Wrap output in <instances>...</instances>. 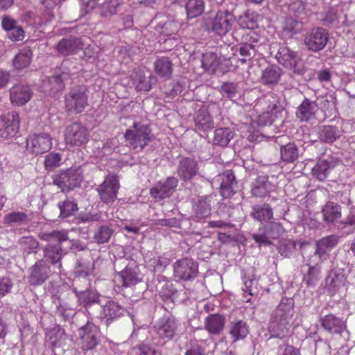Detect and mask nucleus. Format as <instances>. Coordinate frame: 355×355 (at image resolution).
I'll use <instances>...</instances> for the list:
<instances>
[{"label": "nucleus", "mask_w": 355, "mask_h": 355, "mask_svg": "<svg viewBox=\"0 0 355 355\" xmlns=\"http://www.w3.org/2000/svg\"><path fill=\"white\" fill-rule=\"evenodd\" d=\"M225 317L220 314H209L205 320V329L211 335H220L225 328Z\"/></svg>", "instance_id": "obj_30"}, {"label": "nucleus", "mask_w": 355, "mask_h": 355, "mask_svg": "<svg viewBox=\"0 0 355 355\" xmlns=\"http://www.w3.org/2000/svg\"><path fill=\"white\" fill-rule=\"evenodd\" d=\"M284 231L281 223L271 221L260 227L258 232L252 234L251 236L259 246H268L272 245L271 239L279 238Z\"/></svg>", "instance_id": "obj_7"}, {"label": "nucleus", "mask_w": 355, "mask_h": 355, "mask_svg": "<svg viewBox=\"0 0 355 355\" xmlns=\"http://www.w3.org/2000/svg\"><path fill=\"white\" fill-rule=\"evenodd\" d=\"M272 190V184L266 176L257 177L251 184V194L256 198H263Z\"/></svg>", "instance_id": "obj_34"}, {"label": "nucleus", "mask_w": 355, "mask_h": 355, "mask_svg": "<svg viewBox=\"0 0 355 355\" xmlns=\"http://www.w3.org/2000/svg\"><path fill=\"white\" fill-rule=\"evenodd\" d=\"M174 277L182 281H191L198 274V263L191 257L177 260L173 266Z\"/></svg>", "instance_id": "obj_9"}, {"label": "nucleus", "mask_w": 355, "mask_h": 355, "mask_svg": "<svg viewBox=\"0 0 355 355\" xmlns=\"http://www.w3.org/2000/svg\"><path fill=\"white\" fill-rule=\"evenodd\" d=\"M339 241V236L335 234L323 237L316 242L315 254L322 258L327 251L336 246Z\"/></svg>", "instance_id": "obj_39"}, {"label": "nucleus", "mask_w": 355, "mask_h": 355, "mask_svg": "<svg viewBox=\"0 0 355 355\" xmlns=\"http://www.w3.org/2000/svg\"><path fill=\"white\" fill-rule=\"evenodd\" d=\"M315 102L305 98L297 107V117L302 121H307L313 118L317 111Z\"/></svg>", "instance_id": "obj_38"}, {"label": "nucleus", "mask_w": 355, "mask_h": 355, "mask_svg": "<svg viewBox=\"0 0 355 355\" xmlns=\"http://www.w3.org/2000/svg\"><path fill=\"white\" fill-rule=\"evenodd\" d=\"M303 30L302 20L293 19L292 17L286 19L284 31L291 36L300 33Z\"/></svg>", "instance_id": "obj_60"}, {"label": "nucleus", "mask_w": 355, "mask_h": 355, "mask_svg": "<svg viewBox=\"0 0 355 355\" xmlns=\"http://www.w3.org/2000/svg\"><path fill=\"white\" fill-rule=\"evenodd\" d=\"M212 197L205 196L199 198L193 205V215L194 220L200 222L211 214Z\"/></svg>", "instance_id": "obj_28"}, {"label": "nucleus", "mask_w": 355, "mask_h": 355, "mask_svg": "<svg viewBox=\"0 0 355 355\" xmlns=\"http://www.w3.org/2000/svg\"><path fill=\"white\" fill-rule=\"evenodd\" d=\"M180 29V24L174 21L168 20L163 24H158L156 30L166 36L175 35Z\"/></svg>", "instance_id": "obj_58"}, {"label": "nucleus", "mask_w": 355, "mask_h": 355, "mask_svg": "<svg viewBox=\"0 0 355 355\" xmlns=\"http://www.w3.org/2000/svg\"><path fill=\"white\" fill-rule=\"evenodd\" d=\"M20 245L27 254L37 253L39 248V242L33 236H24L20 239Z\"/></svg>", "instance_id": "obj_63"}, {"label": "nucleus", "mask_w": 355, "mask_h": 355, "mask_svg": "<svg viewBox=\"0 0 355 355\" xmlns=\"http://www.w3.org/2000/svg\"><path fill=\"white\" fill-rule=\"evenodd\" d=\"M234 22L233 13L227 10H220L213 17L203 19V27L208 32L216 35H226L232 28Z\"/></svg>", "instance_id": "obj_3"}, {"label": "nucleus", "mask_w": 355, "mask_h": 355, "mask_svg": "<svg viewBox=\"0 0 355 355\" xmlns=\"http://www.w3.org/2000/svg\"><path fill=\"white\" fill-rule=\"evenodd\" d=\"M94 263L83 259L77 261L74 269L75 275L87 277L92 272Z\"/></svg>", "instance_id": "obj_61"}, {"label": "nucleus", "mask_w": 355, "mask_h": 355, "mask_svg": "<svg viewBox=\"0 0 355 355\" xmlns=\"http://www.w3.org/2000/svg\"><path fill=\"white\" fill-rule=\"evenodd\" d=\"M19 116L16 112L0 116V137L7 139L15 137L19 129Z\"/></svg>", "instance_id": "obj_16"}, {"label": "nucleus", "mask_w": 355, "mask_h": 355, "mask_svg": "<svg viewBox=\"0 0 355 355\" xmlns=\"http://www.w3.org/2000/svg\"><path fill=\"white\" fill-rule=\"evenodd\" d=\"M60 209V218H66L73 216L78 210V204L72 199L67 198L58 204Z\"/></svg>", "instance_id": "obj_46"}, {"label": "nucleus", "mask_w": 355, "mask_h": 355, "mask_svg": "<svg viewBox=\"0 0 355 355\" xmlns=\"http://www.w3.org/2000/svg\"><path fill=\"white\" fill-rule=\"evenodd\" d=\"M296 248V243L293 240L284 239L279 242L277 250L284 257L288 258L293 255Z\"/></svg>", "instance_id": "obj_59"}, {"label": "nucleus", "mask_w": 355, "mask_h": 355, "mask_svg": "<svg viewBox=\"0 0 355 355\" xmlns=\"http://www.w3.org/2000/svg\"><path fill=\"white\" fill-rule=\"evenodd\" d=\"M234 137V132L230 128H218L214 130L213 144L226 147Z\"/></svg>", "instance_id": "obj_40"}, {"label": "nucleus", "mask_w": 355, "mask_h": 355, "mask_svg": "<svg viewBox=\"0 0 355 355\" xmlns=\"http://www.w3.org/2000/svg\"><path fill=\"white\" fill-rule=\"evenodd\" d=\"M155 327L161 338L171 339L178 331V324L175 317L171 315L159 319Z\"/></svg>", "instance_id": "obj_27"}, {"label": "nucleus", "mask_w": 355, "mask_h": 355, "mask_svg": "<svg viewBox=\"0 0 355 355\" xmlns=\"http://www.w3.org/2000/svg\"><path fill=\"white\" fill-rule=\"evenodd\" d=\"M58 304H56V314L61 317L64 321H69L75 315V311L69 307V306L62 302L59 297H58Z\"/></svg>", "instance_id": "obj_62"}, {"label": "nucleus", "mask_w": 355, "mask_h": 355, "mask_svg": "<svg viewBox=\"0 0 355 355\" xmlns=\"http://www.w3.org/2000/svg\"><path fill=\"white\" fill-rule=\"evenodd\" d=\"M83 180V171L80 167L60 170L53 177V183L62 192H69L79 187Z\"/></svg>", "instance_id": "obj_5"}, {"label": "nucleus", "mask_w": 355, "mask_h": 355, "mask_svg": "<svg viewBox=\"0 0 355 355\" xmlns=\"http://www.w3.org/2000/svg\"><path fill=\"white\" fill-rule=\"evenodd\" d=\"M220 58L215 53H206L202 58V66L205 71L214 73L220 65Z\"/></svg>", "instance_id": "obj_49"}, {"label": "nucleus", "mask_w": 355, "mask_h": 355, "mask_svg": "<svg viewBox=\"0 0 355 355\" xmlns=\"http://www.w3.org/2000/svg\"><path fill=\"white\" fill-rule=\"evenodd\" d=\"M288 10L291 15L300 20H303L306 17V6L302 0H296L292 2L288 6Z\"/></svg>", "instance_id": "obj_57"}, {"label": "nucleus", "mask_w": 355, "mask_h": 355, "mask_svg": "<svg viewBox=\"0 0 355 355\" xmlns=\"http://www.w3.org/2000/svg\"><path fill=\"white\" fill-rule=\"evenodd\" d=\"M130 78L136 89L144 92L149 91L151 89L152 81L156 79L153 76H146L141 69H134Z\"/></svg>", "instance_id": "obj_33"}, {"label": "nucleus", "mask_w": 355, "mask_h": 355, "mask_svg": "<svg viewBox=\"0 0 355 355\" xmlns=\"http://www.w3.org/2000/svg\"><path fill=\"white\" fill-rule=\"evenodd\" d=\"M154 68L156 73L163 78H169L173 73V64L169 58L157 59L155 62Z\"/></svg>", "instance_id": "obj_44"}, {"label": "nucleus", "mask_w": 355, "mask_h": 355, "mask_svg": "<svg viewBox=\"0 0 355 355\" xmlns=\"http://www.w3.org/2000/svg\"><path fill=\"white\" fill-rule=\"evenodd\" d=\"M53 272L44 259L37 261L28 270L27 281L33 286L42 285Z\"/></svg>", "instance_id": "obj_10"}, {"label": "nucleus", "mask_w": 355, "mask_h": 355, "mask_svg": "<svg viewBox=\"0 0 355 355\" xmlns=\"http://www.w3.org/2000/svg\"><path fill=\"white\" fill-rule=\"evenodd\" d=\"M243 298L247 302L251 301V297L257 295L259 292L258 281L255 279H248L245 281L243 288Z\"/></svg>", "instance_id": "obj_54"}, {"label": "nucleus", "mask_w": 355, "mask_h": 355, "mask_svg": "<svg viewBox=\"0 0 355 355\" xmlns=\"http://www.w3.org/2000/svg\"><path fill=\"white\" fill-rule=\"evenodd\" d=\"M33 92L27 85L17 84L10 89V100L12 105L21 106L32 98Z\"/></svg>", "instance_id": "obj_25"}, {"label": "nucleus", "mask_w": 355, "mask_h": 355, "mask_svg": "<svg viewBox=\"0 0 355 355\" xmlns=\"http://www.w3.org/2000/svg\"><path fill=\"white\" fill-rule=\"evenodd\" d=\"M318 135L322 141L331 144L340 138L341 131L334 125H324L320 128Z\"/></svg>", "instance_id": "obj_42"}, {"label": "nucleus", "mask_w": 355, "mask_h": 355, "mask_svg": "<svg viewBox=\"0 0 355 355\" xmlns=\"http://www.w3.org/2000/svg\"><path fill=\"white\" fill-rule=\"evenodd\" d=\"M249 333L247 323L243 320L232 322L230 324V334L234 341L244 338Z\"/></svg>", "instance_id": "obj_48"}, {"label": "nucleus", "mask_w": 355, "mask_h": 355, "mask_svg": "<svg viewBox=\"0 0 355 355\" xmlns=\"http://www.w3.org/2000/svg\"><path fill=\"white\" fill-rule=\"evenodd\" d=\"M322 327L329 333L342 335L347 331L345 320L334 314L324 315L320 319Z\"/></svg>", "instance_id": "obj_26"}, {"label": "nucleus", "mask_w": 355, "mask_h": 355, "mask_svg": "<svg viewBox=\"0 0 355 355\" xmlns=\"http://www.w3.org/2000/svg\"><path fill=\"white\" fill-rule=\"evenodd\" d=\"M118 276L123 287L133 286L142 281V275L135 262H130L123 270L118 272Z\"/></svg>", "instance_id": "obj_23"}, {"label": "nucleus", "mask_w": 355, "mask_h": 355, "mask_svg": "<svg viewBox=\"0 0 355 355\" xmlns=\"http://www.w3.org/2000/svg\"><path fill=\"white\" fill-rule=\"evenodd\" d=\"M78 334L83 350H92L100 343L99 328L93 322L88 321L80 327L78 329Z\"/></svg>", "instance_id": "obj_11"}, {"label": "nucleus", "mask_w": 355, "mask_h": 355, "mask_svg": "<svg viewBox=\"0 0 355 355\" xmlns=\"http://www.w3.org/2000/svg\"><path fill=\"white\" fill-rule=\"evenodd\" d=\"M83 49V44L78 37L70 36L61 40L56 46V49L62 56H67L77 53Z\"/></svg>", "instance_id": "obj_29"}, {"label": "nucleus", "mask_w": 355, "mask_h": 355, "mask_svg": "<svg viewBox=\"0 0 355 355\" xmlns=\"http://www.w3.org/2000/svg\"><path fill=\"white\" fill-rule=\"evenodd\" d=\"M75 294L79 304L85 309L92 318L94 315L90 311V309L92 305L99 304L101 295L90 287L83 290L78 286H76Z\"/></svg>", "instance_id": "obj_18"}, {"label": "nucleus", "mask_w": 355, "mask_h": 355, "mask_svg": "<svg viewBox=\"0 0 355 355\" xmlns=\"http://www.w3.org/2000/svg\"><path fill=\"white\" fill-rule=\"evenodd\" d=\"M46 338L53 347H60L67 339V335L64 328L60 324H55L46 331Z\"/></svg>", "instance_id": "obj_37"}, {"label": "nucleus", "mask_w": 355, "mask_h": 355, "mask_svg": "<svg viewBox=\"0 0 355 355\" xmlns=\"http://www.w3.org/2000/svg\"><path fill=\"white\" fill-rule=\"evenodd\" d=\"M328 41V31L321 27H317L306 33L304 39V44L308 50L318 52L326 46Z\"/></svg>", "instance_id": "obj_13"}, {"label": "nucleus", "mask_w": 355, "mask_h": 355, "mask_svg": "<svg viewBox=\"0 0 355 355\" xmlns=\"http://www.w3.org/2000/svg\"><path fill=\"white\" fill-rule=\"evenodd\" d=\"M275 58L278 62L286 68L293 70L295 73H300V64L302 60L297 52L287 46H282L279 47Z\"/></svg>", "instance_id": "obj_15"}, {"label": "nucleus", "mask_w": 355, "mask_h": 355, "mask_svg": "<svg viewBox=\"0 0 355 355\" xmlns=\"http://www.w3.org/2000/svg\"><path fill=\"white\" fill-rule=\"evenodd\" d=\"M194 122L196 128L202 131H207L214 127L213 119L205 106L201 107L196 112Z\"/></svg>", "instance_id": "obj_32"}, {"label": "nucleus", "mask_w": 355, "mask_h": 355, "mask_svg": "<svg viewBox=\"0 0 355 355\" xmlns=\"http://www.w3.org/2000/svg\"><path fill=\"white\" fill-rule=\"evenodd\" d=\"M71 77L68 73L62 72L47 78L43 81L42 88L44 92L50 94H55L64 88L65 83L69 81Z\"/></svg>", "instance_id": "obj_24"}, {"label": "nucleus", "mask_w": 355, "mask_h": 355, "mask_svg": "<svg viewBox=\"0 0 355 355\" xmlns=\"http://www.w3.org/2000/svg\"><path fill=\"white\" fill-rule=\"evenodd\" d=\"M204 8L202 0H189L185 5L189 18H195L200 15L204 11Z\"/></svg>", "instance_id": "obj_52"}, {"label": "nucleus", "mask_w": 355, "mask_h": 355, "mask_svg": "<svg viewBox=\"0 0 355 355\" xmlns=\"http://www.w3.org/2000/svg\"><path fill=\"white\" fill-rule=\"evenodd\" d=\"M114 230L108 225H101L95 232L94 234V239L98 244H103L107 243Z\"/></svg>", "instance_id": "obj_56"}, {"label": "nucleus", "mask_w": 355, "mask_h": 355, "mask_svg": "<svg viewBox=\"0 0 355 355\" xmlns=\"http://www.w3.org/2000/svg\"><path fill=\"white\" fill-rule=\"evenodd\" d=\"M268 114H270L271 117H273L268 121L269 123L271 124L274 121L275 118H277L278 115L281 114L284 111V107L273 94L268 95Z\"/></svg>", "instance_id": "obj_47"}, {"label": "nucleus", "mask_w": 355, "mask_h": 355, "mask_svg": "<svg viewBox=\"0 0 355 355\" xmlns=\"http://www.w3.org/2000/svg\"><path fill=\"white\" fill-rule=\"evenodd\" d=\"M32 51L29 47H24L19 50L13 60V66L16 69L20 70L29 66L32 60Z\"/></svg>", "instance_id": "obj_45"}, {"label": "nucleus", "mask_w": 355, "mask_h": 355, "mask_svg": "<svg viewBox=\"0 0 355 355\" xmlns=\"http://www.w3.org/2000/svg\"><path fill=\"white\" fill-rule=\"evenodd\" d=\"M42 241L46 242L56 241L58 243H48L43 249L44 259L52 266H58L59 269L62 268L61 261L65 253L61 246V243L69 240L67 230H53L49 232H42L38 235Z\"/></svg>", "instance_id": "obj_2"}, {"label": "nucleus", "mask_w": 355, "mask_h": 355, "mask_svg": "<svg viewBox=\"0 0 355 355\" xmlns=\"http://www.w3.org/2000/svg\"><path fill=\"white\" fill-rule=\"evenodd\" d=\"M334 166L335 163L332 159L320 160L312 168V174L318 180L323 181L327 178L329 171Z\"/></svg>", "instance_id": "obj_43"}, {"label": "nucleus", "mask_w": 355, "mask_h": 355, "mask_svg": "<svg viewBox=\"0 0 355 355\" xmlns=\"http://www.w3.org/2000/svg\"><path fill=\"white\" fill-rule=\"evenodd\" d=\"M121 4L120 0H105L100 6L101 15L105 17L112 16L116 13Z\"/></svg>", "instance_id": "obj_55"}, {"label": "nucleus", "mask_w": 355, "mask_h": 355, "mask_svg": "<svg viewBox=\"0 0 355 355\" xmlns=\"http://www.w3.org/2000/svg\"><path fill=\"white\" fill-rule=\"evenodd\" d=\"M281 74L282 70L279 67L269 66L262 71L261 82L265 85H275L278 83Z\"/></svg>", "instance_id": "obj_41"}, {"label": "nucleus", "mask_w": 355, "mask_h": 355, "mask_svg": "<svg viewBox=\"0 0 355 355\" xmlns=\"http://www.w3.org/2000/svg\"><path fill=\"white\" fill-rule=\"evenodd\" d=\"M178 179L174 176L168 177L164 181H159L150 189V193L154 198L164 199L169 197L175 190Z\"/></svg>", "instance_id": "obj_22"}, {"label": "nucleus", "mask_w": 355, "mask_h": 355, "mask_svg": "<svg viewBox=\"0 0 355 355\" xmlns=\"http://www.w3.org/2000/svg\"><path fill=\"white\" fill-rule=\"evenodd\" d=\"M87 89L83 85H77L72 87L65 95V110L68 112L81 113L88 105V96Z\"/></svg>", "instance_id": "obj_6"}, {"label": "nucleus", "mask_w": 355, "mask_h": 355, "mask_svg": "<svg viewBox=\"0 0 355 355\" xmlns=\"http://www.w3.org/2000/svg\"><path fill=\"white\" fill-rule=\"evenodd\" d=\"M286 135L277 137L275 143L279 146L281 159L286 163L294 162L299 157V149L294 142H288Z\"/></svg>", "instance_id": "obj_21"}, {"label": "nucleus", "mask_w": 355, "mask_h": 355, "mask_svg": "<svg viewBox=\"0 0 355 355\" xmlns=\"http://www.w3.org/2000/svg\"><path fill=\"white\" fill-rule=\"evenodd\" d=\"M307 265L309 270L303 277V282H304L307 286H314L320 279V266L318 264L314 266Z\"/></svg>", "instance_id": "obj_51"}, {"label": "nucleus", "mask_w": 355, "mask_h": 355, "mask_svg": "<svg viewBox=\"0 0 355 355\" xmlns=\"http://www.w3.org/2000/svg\"><path fill=\"white\" fill-rule=\"evenodd\" d=\"M220 187V194L223 198H229L233 196L237 188V182L232 171H225L221 175Z\"/></svg>", "instance_id": "obj_31"}, {"label": "nucleus", "mask_w": 355, "mask_h": 355, "mask_svg": "<svg viewBox=\"0 0 355 355\" xmlns=\"http://www.w3.org/2000/svg\"><path fill=\"white\" fill-rule=\"evenodd\" d=\"M199 172V165L196 159L190 157H182L178 165L177 173L180 178L184 181H190Z\"/></svg>", "instance_id": "obj_19"}, {"label": "nucleus", "mask_w": 355, "mask_h": 355, "mask_svg": "<svg viewBox=\"0 0 355 355\" xmlns=\"http://www.w3.org/2000/svg\"><path fill=\"white\" fill-rule=\"evenodd\" d=\"M64 141L69 147H80L87 143L89 131L80 123H73L64 130Z\"/></svg>", "instance_id": "obj_8"}, {"label": "nucleus", "mask_w": 355, "mask_h": 355, "mask_svg": "<svg viewBox=\"0 0 355 355\" xmlns=\"http://www.w3.org/2000/svg\"><path fill=\"white\" fill-rule=\"evenodd\" d=\"M250 216L261 223L269 222L273 218V209L267 203L254 205L252 207Z\"/></svg>", "instance_id": "obj_35"}, {"label": "nucleus", "mask_w": 355, "mask_h": 355, "mask_svg": "<svg viewBox=\"0 0 355 355\" xmlns=\"http://www.w3.org/2000/svg\"><path fill=\"white\" fill-rule=\"evenodd\" d=\"M52 147V139L48 133L42 132L29 135L26 139V151L32 155L43 154Z\"/></svg>", "instance_id": "obj_14"}, {"label": "nucleus", "mask_w": 355, "mask_h": 355, "mask_svg": "<svg viewBox=\"0 0 355 355\" xmlns=\"http://www.w3.org/2000/svg\"><path fill=\"white\" fill-rule=\"evenodd\" d=\"M257 17L254 12L248 10L239 17L238 23L243 28L253 30L257 27Z\"/></svg>", "instance_id": "obj_53"}, {"label": "nucleus", "mask_w": 355, "mask_h": 355, "mask_svg": "<svg viewBox=\"0 0 355 355\" xmlns=\"http://www.w3.org/2000/svg\"><path fill=\"white\" fill-rule=\"evenodd\" d=\"M293 299L283 297L270 315L268 329L272 336L281 339L288 336L293 324Z\"/></svg>", "instance_id": "obj_1"}, {"label": "nucleus", "mask_w": 355, "mask_h": 355, "mask_svg": "<svg viewBox=\"0 0 355 355\" xmlns=\"http://www.w3.org/2000/svg\"><path fill=\"white\" fill-rule=\"evenodd\" d=\"M347 281L345 271L343 268L332 269L325 279V287L331 295H334L343 289Z\"/></svg>", "instance_id": "obj_20"}, {"label": "nucleus", "mask_w": 355, "mask_h": 355, "mask_svg": "<svg viewBox=\"0 0 355 355\" xmlns=\"http://www.w3.org/2000/svg\"><path fill=\"white\" fill-rule=\"evenodd\" d=\"M31 220L29 216L24 211H12L4 216L3 223L6 225H24Z\"/></svg>", "instance_id": "obj_50"}, {"label": "nucleus", "mask_w": 355, "mask_h": 355, "mask_svg": "<svg viewBox=\"0 0 355 355\" xmlns=\"http://www.w3.org/2000/svg\"><path fill=\"white\" fill-rule=\"evenodd\" d=\"M125 138L133 149L142 150L155 139L150 128L141 122L134 123L125 132Z\"/></svg>", "instance_id": "obj_4"}, {"label": "nucleus", "mask_w": 355, "mask_h": 355, "mask_svg": "<svg viewBox=\"0 0 355 355\" xmlns=\"http://www.w3.org/2000/svg\"><path fill=\"white\" fill-rule=\"evenodd\" d=\"M254 45L248 42H243L239 45V54L243 57L240 59L241 62L245 63L248 59L250 60L254 56L257 50H254Z\"/></svg>", "instance_id": "obj_64"}, {"label": "nucleus", "mask_w": 355, "mask_h": 355, "mask_svg": "<svg viewBox=\"0 0 355 355\" xmlns=\"http://www.w3.org/2000/svg\"><path fill=\"white\" fill-rule=\"evenodd\" d=\"M125 311V307L119 302L110 300L101 306V312L96 318L103 321L106 325H109L114 320L123 316Z\"/></svg>", "instance_id": "obj_17"}, {"label": "nucleus", "mask_w": 355, "mask_h": 355, "mask_svg": "<svg viewBox=\"0 0 355 355\" xmlns=\"http://www.w3.org/2000/svg\"><path fill=\"white\" fill-rule=\"evenodd\" d=\"M323 220L327 224H334L342 216L340 206L331 201L327 202L322 209Z\"/></svg>", "instance_id": "obj_36"}, {"label": "nucleus", "mask_w": 355, "mask_h": 355, "mask_svg": "<svg viewBox=\"0 0 355 355\" xmlns=\"http://www.w3.org/2000/svg\"><path fill=\"white\" fill-rule=\"evenodd\" d=\"M120 188L119 179L114 175L109 174L96 190L101 200L105 204H112L117 197Z\"/></svg>", "instance_id": "obj_12"}]
</instances>
